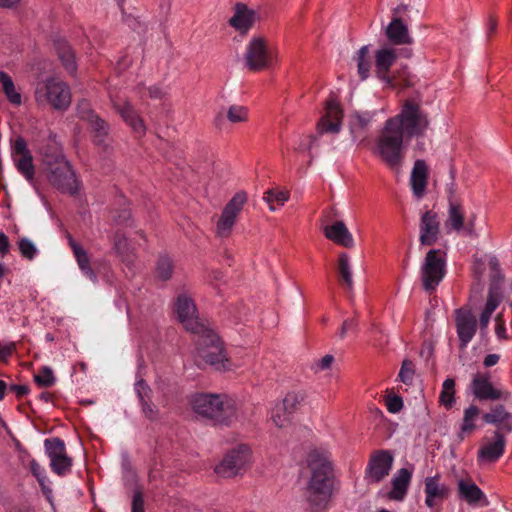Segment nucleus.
<instances>
[{"label": "nucleus", "instance_id": "1", "mask_svg": "<svg viewBox=\"0 0 512 512\" xmlns=\"http://www.w3.org/2000/svg\"><path fill=\"white\" fill-rule=\"evenodd\" d=\"M430 126V117L421 104L405 99L399 113L388 118L380 129L373 154L388 168L399 172L405 157L404 140L424 137Z\"/></svg>", "mask_w": 512, "mask_h": 512}, {"label": "nucleus", "instance_id": "2", "mask_svg": "<svg viewBox=\"0 0 512 512\" xmlns=\"http://www.w3.org/2000/svg\"><path fill=\"white\" fill-rule=\"evenodd\" d=\"M305 466L309 477L304 488V497L310 511L321 512L330 502L334 488V466L328 451L313 448L308 451Z\"/></svg>", "mask_w": 512, "mask_h": 512}, {"label": "nucleus", "instance_id": "3", "mask_svg": "<svg viewBox=\"0 0 512 512\" xmlns=\"http://www.w3.org/2000/svg\"><path fill=\"white\" fill-rule=\"evenodd\" d=\"M193 411L214 425L229 426L236 418L238 405L227 394L201 393L192 400Z\"/></svg>", "mask_w": 512, "mask_h": 512}, {"label": "nucleus", "instance_id": "4", "mask_svg": "<svg viewBox=\"0 0 512 512\" xmlns=\"http://www.w3.org/2000/svg\"><path fill=\"white\" fill-rule=\"evenodd\" d=\"M41 155L43 169L50 184L63 193L75 194V174L60 149L55 144L47 145L42 148Z\"/></svg>", "mask_w": 512, "mask_h": 512}, {"label": "nucleus", "instance_id": "5", "mask_svg": "<svg viewBox=\"0 0 512 512\" xmlns=\"http://www.w3.org/2000/svg\"><path fill=\"white\" fill-rule=\"evenodd\" d=\"M195 342V363L199 367L211 366L217 371L230 369V360L225 354L223 343L218 335L207 326L204 331L194 333Z\"/></svg>", "mask_w": 512, "mask_h": 512}, {"label": "nucleus", "instance_id": "6", "mask_svg": "<svg viewBox=\"0 0 512 512\" xmlns=\"http://www.w3.org/2000/svg\"><path fill=\"white\" fill-rule=\"evenodd\" d=\"M243 62L249 72L267 71L278 62V51L271 48L267 37L254 35L246 44Z\"/></svg>", "mask_w": 512, "mask_h": 512}, {"label": "nucleus", "instance_id": "7", "mask_svg": "<svg viewBox=\"0 0 512 512\" xmlns=\"http://www.w3.org/2000/svg\"><path fill=\"white\" fill-rule=\"evenodd\" d=\"M34 96L38 105H50L56 110H66L71 103L69 86L56 77L38 82Z\"/></svg>", "mask_w": 512, "mask_h": 512}, {"label": "nucleus", "instance_id": "8", "mask_svg": "<svg viewBox=\"0 0 512 512\" xmlns=\"http://www.w3.org/2000/svg\"><path fill=\"white\" fill-rule=\"evenodd\" d=\"M490 283L488 288L487 300L483 311L479 317V324L482 329L487 328L490 317L503 299L502 283L504 275L501 272L500 263L497 257L492 256L489 260Z\"/></svg>", "mask_w": 512, "mask_h": 512}, {"label": "nucleus", "instance_id": "9", "mask_svg": "<svg viewBox=\"0 0 512 512\" xmlns=\"http://www.w3.org/2000/svg\"><path fill=\"white\" fill-rule=\"evenodd\" d=\"M446 253L440 249L427 252L421 267V282L423 289L431 294L443 280L446 273Z\"/></svg>", "mask_w": 512, "mask_h": 512}, {"label": "nucleus", "instance_id": "10", "mask_svg": "<svg viewBox=\"0 0 512 512\" xmlns=\"http://www.w3.org/2000/svg\"><path fill=\"white\" fill-rule=\"evenodd\" d=\"M248 200L245 191L237 192L223 207L221 214L215 221V236L219 239L231 237L239 214Z\"/></svg>", "mask_w": 512, "mask_h": 512}, {"label": "nucleus", "instance_id": "11", "mask_svg": "<svg viewBox=\"0 0 512 512\" xmlns=\"http://www.w3.org/2000/svg\"><path fill=\"white\" fill-rule=\"evenodd\" d=\"M177 319L192 334L204 331L208 325L199 318L194 300L186 292L180 293L174 303Z\"/></svg>", "mask_w": 512, "mask_h": 512}, {"label": "nucleus", "instance_id": "12", "mask_svg": "<svg viewBox=\"0 0 512 512\" xmlns=\"http://www.w3.org/2000/svg\"><path fill=\"white\" fill-rule=\"evenodd\" d=\"M252 451L248 445L240 444L231 449L214 469L223 478L237 476L250 463Z\"/></svg>", "mask_w": 512, "mask_h": 512}, {"label": "nucleus", "instance_id": "13", "mask_svg": "<svg viewBox=\"0 0 512 512\" xmlns=\"http://www.w3.org/2000/svg\"><path fill=\"white\" fill-rule=\"evenodd\" d=\"M394 463V455L390 450H374L369 456L365 469V480L368 484H378L389 474Z\"/></svg>", "mask_w": 512, "mask_h": 512}, {"label": "nucleus", "instance_id": "14", "mask_svg": "<svg viewBox=\"0 0 512 512\" xmlns=\"http://www.w3.org/2000/svg\"><path fill=\"white\" fill-rule=\"evenodd\" d=\"M10 154L17 171L29 183H32L35 177L33 156L28 148L26 140L22 136L19 135L10 140Z\"/></svg>", "mask_w": 512, "mask_h": 512}, {"label": "nucleus", "instance_id": "15", "mask_svg": "<svg viewBox=\"0 0 512 512\" xmlns=\"http://www.w3.org/2000/svg\"><path fill=\"white\" fill-rule=\"evenodd\" d=\"M456 332L460 341V349H465L468 343L475 336L477 331V320L468 306L458 308L454 311Z\"/></svg>", "mask_w": 512, "mask_h": 512}, {"label": "nucleus", "instance_id": "16", "mask_svg": "<svg viewBox=\"0 0 512 512\" xmlns=\"http://www.w3.org/2000/svg\"><path fill=\"white\" fill-rule=\"evenodd\" d=\"M343 116V110L339 102L332 98L329 99L326 102L325 114L317 122V134L323 135L325 133H339L342 126Z\"/></svg>", "mask_w": 512, "mask_h": 512}, {"label": "nucleus", "instance_id": "17", "mask_svg": "<svg viewBox=\"0 0 512 512\" xmlns=\"http://www.w3.org/2000/svg\"><path fill=\"white\" fill-rule=\"evenodd\" d=\"M112 105L122 120L135 134L139 136L145 135L146 125L144 120L128 99L117 96L112 98Z\"/></svg>", "mask_w": 512, "mask_h": 512}, {"label": "nucleus", "instance_id": "18", "mask_svg": "<svg viewBox=\"0 0 512 512\" xmlns=\"http://www.w3.org/2000/svg\"><path fill=\"white\" fill-rule=\"evenodd\" d=\"M233 10L234 14L228 20V24L240 35H247L258 19L256 11L242 2L235 3Z\"/></svg>", "mask_w": 512, "mask_h": 512}, {"label": "nucleus", "instance_id": "19", "mask_svg": "<svg viewBox=\"0 0 512 512\" xmlns=\"http://www.w3.org/2000/svg\"><path fill=\"white\" fill-rule=\"evenodd\" d=\"M397 59V54L393 48H382L375 52V74L383 81L386 86H395L390 77V69Z\"/></svg>", "mask_w": 512, "mask_h": 512}, {"label": "nucleus", "instance_id": "20", "mask_svg": "<svg viewBox=\"0 0 512 512\" xmlns=\"http://www.w3.org/2000/svg\"><path fill=\"white\" fill-rule=\"evenodd\" d=\"M439 235L438 214L433 210L426 211L420 221V243L424 246H432L438 241Z\"/></svg>", "mask_w": 512, "mask_h": 512}, {"label": "nucleus", "instance_id": "21", "mask_svg": "<svg viewBox=\"0 0 512 512\" xmlns=\"http://www.w3.org/2000/svg\"><path fill=\"white\" fill-rule=\"evenodd\" d=\"M471 388L474 396L479 400H498L502 397L500 390L495 389L490 382L489 374H477Z\"/></svg>", "mask_w": 512, "mask_h": 512}, {"label": "nucleus", "instance_id": "22", "mask_svg": "<svg viewBox=\"0 0 512 512\" xmlns=\"http://www.w3.org/2000/svg\"><path fill=\"white\" fill-rule=\"evenodd\" d=\"M428 173L429 169L426 161L423 159H417L414 162L410 177V185L413 194L417 198L423 197L426 192L428 184Z\"/></svg>", "mask_w": 512, "mask_h": 512}, {"label": "nucleus", "instance_id": "23", "mask_svg": "<svg viewBox=\"0 0 512 512\" xmlns=\"http://www.w3.org/2000/svg\"><path fill=\"white\" fill-rule=\"evenodd\" d=\"M506 439L500 430L494 432V441L482 446L478 451V460L495 462L505 451Z\"/></svg>", "mask_w": 512, "mask_h": 512}, {"label": "nucleus", "instance_id": "24", "mask_svg": "<svg viewBox=\"0 0 512 512\" xmlns=\"http://www.w3.org/2000/svg\"><path fill=\"white\" fill-rule=\"evenodd\" d=\"M425 484V503L428 507L435 506L436 501H443L448 498L450 489L446 485L440 483V476L427 477L424 481Z\"/></svg>", "mask_w": 512, "mask_h": 512}, {"label": "nucleus", "instance_id": "25", "mask_svg": "<svg viewBox=\"0 0 512 512\" xmlns=\"http://www.w3.org/2000/svg\"><path fill=\"white\" fill-rule=\"evenodd\" d=\"M324 235L335 244L345 248L354 246V239L343 221H336L324 228Z\"/></svg>", "mask_w": 512, "mask_h": 512}, {"label": "nucleus", "instance_id": "26", "mask_svg": "<svg viewBox=\"0 0 512 512\" xmlns=\"http://www.w3.org/2000/svg\"><path fill=\"white\" fill-rule=\"evenodd\" d=\"M385 35L393 45H410L413 42L408 27L401 18H394L388 24Z\"/></svg>", "mask_w": 512, "mask_h": 512}, {"label": "nucleus", "instance_id": "27", "mask_svg": "<svg viewBox=\"0 0 512 512\" xmlns=\"http://www.w3.org/2000/svg\"><path fill=\"white\" fill-rule=\"evenodd\" d=\"M411 478L412 472L410 470L407 468L399 469L391 481L392 489L388 492L389 499L395 501L403 500L407 493Z\"/></svg>", "mask_w": 512, "mask_h": 512}, {"label": "nucleus", "instance_id": "28", "mask_svg": "<svg viewBox=\"0 0 512 512\" xmlns=\"http://www.w3.org/2000/svg\"><path fill=\"white\" fill-rule=\"evenodd\" d=\"M114 249L123 263L130 266L137 259L136 249L125 236V234L117 231L114 235Z\"/></svg>", "mask_w": 512, "mask_h": 512}, {"label": "nucleus", "instance_id": "29", "mask_svg": "<svg viewBox=\"0 0 512 512\" xmlns=\"http://www.w3.org/2000/svg\"><path fill=\"white\" fill-rule=\"evenodd\" d=\"M483 421L488 424H499L502 426L498 430L506 432L512 431V415L506 410L505 406L498 404L491 409L489 413L483 415Z\"/></svg>", "mask_w": 512, "mask_h": 512}, {"label": "nucleus", "instance_id": "30", "mask_svg": "<svg viewBox=\"0 0 512 512\" xmlns=\"http://www.w3.org/2000/svg\"><path fill=\"white\" fill-rule=\"evenodd\" d=\"M458 494L470 505H475L484 498L482 490L471 479L458 481Z\"/></svg>", "mask_w": 512, "mask_h": 512}, {"label": "nucleus", "instance_id": "31", "mask_svg": "<svg viewBox=\"0 0 512 512\" xmlns=\"http://www.w3.org/2000/svg\"><path fill=\"white\" fill-rule=\"evenodd\" d=\"M464 209L461 203L449 200V209L445 225L459 232L464 228Z\"/></svg>", "mask_w": 512, "mask_h": 512}, {"label": "nucleus", "instance_id": "32", "mask_svg": "<svg viewBox=\"0 0 512 512\" xmlns=\"http://www.w3.org/2000/svg\"><path fill=\"white\" fill-rule=\"evenodd\" d=\"M109 131V125L98 118V153L101 152L106 156H111L114 153V141L109 136Z\"/></svg>", "mask_w": 512, "mask_h": 512}, {"label": "nucleus", "instance_id": "33", "mask_svg": "<svg viewBox=\"0 0 512 512\" xmlns=\"http://www.w3.org/2000/svg\"><path fill=\"white\" fill-rule=\"evenodd\" d=\"M479 413L480 410L475 405H471L464 411L463 423L457 434L458 442H462L466 435L471 434L476 429L474 421L478 417Z\"/></svg>", "mask_w": 512, "mask_h": 512}, {"label": "nucleus", "instance_id": "34", "mask_svg": "<svg viewBox=\"0 0 512 512\" xmlns=\"http://www.w3.org/2000/svg\"><path fill=\"white\" fill-rule=\"evenodd\" d=\"M55 49L64 68L70 74L74 73L76 71L75 57L68 43L64 40H58L55 42Z\"/></svg>", "mask_w": 512, "mask_h": 512}, {"label": "nucleus", "instance_id": "35", "mask_svg": "<svg viewBox=\"0 0 512 512\" xmlns=\"http://www.w3.org/2000/svg\"><path fill=\"white\" fill-rule=\"evenodd\" d=\"M0 84L2 85V90L9 102L16 106L21 105V94L16 91L11 76L4 71H0Z\"/></svg>", "mask_w": 512, "mask_h": 512}, {"label": "nucleus", "instance_id": "36", "mask_svg": "<svg viewBox=\"0 0 512 512\" xmlns=\"http://www.w3.org/2000/svg\"><path fill=\"white\" fill-rule=\"evenodd\" d=\"M290 198V192L286 188H271L263 195V201L269 205L270 212L276 210L274 203L283 206Z\"/></svg>", "mask_w": 512, "mask_h": 512}, {"label": "nucleus", "instance_id": "37", "mask_svg": "<svg viewBox=\"0 0 512 512\" xmlns=\"http://www.w3.org/2000/svg\"><path fill=\"white\" fill-rule=\"evenodd\" d=\"M293 413L281 403L276 404L271 412V421L278 429H286L292 423Z\"/></svg>", "mask_w": 512, "mask_h": 512}, {"label": "nucleus", "instance_id": "38", "mask_svg": "<svg viewBox=\"0 0 512 512\" xmlns=\"http://www.w3.org/2000/svg\"><path fill=\"white\" fill-rule=\"evenodd\" d=\"M306 399V392L304 389L294 388L285 394L280 402L284 407L290 410L293 414L299 409L300 405Z\"/></svg>", "mask_w": 512, "mask_h": 512}, {"label": "nucleus", "instance_id": "39", "mask_svg": "<svg viewBox=\"0 0 512 512\" xmlns=\"http://www.w3.org/2000/svg\"><path fill=\"white\" fill-rule=\"evenodd\" d=\"M225 117L232 125L245 124L249 121V109L242 104H232L227 108Z\"/></svg>", "mask_w": 512, "mask_h": 512}, {"label": "nucleus", "instance_id": "40", "mask_svg": "<svg viewBox=\"0 0 512 512\" xmlns=\"http://www.w3.org/2000/svg\"><path fill=\"white\" fill-rule=\"evenodd\" d=\"M69 243L73 250L74 256L77 260L79 268L82 270V272L86 276H88L90 279H92L94 276V273H93L92 268L90 267L89 259H88L86 251L80 245H78L72 239V237H69Z\"/></svg>", "mask_w": 512, "mask_h": 512}, {"label": "nucleus", "instance_id": "41", "mask_svg": "<svg viewBox=\"0 0 512 512\" xmlns=\"http://www.w3.org/2000/svg\"><path fill=\"white\" fill-rule=\"evenodd\" d=\"M338 272L339 275L346 286L347 290L352 293L353 292V278L352 271L350 267L349 256L347 253L342 252L339 254L338 258Z\"/></svg>", "mask_w": 512, "mask_h": 512}, {"label": "nucleus", "instance_id": "42", "mask_svg": "<svg viewBox=\"0 0 512 512\" xmlns=\"http://www.w3.org/2000/svg\"><path fill=\"white\" fill-rule=\"evenodd\" d=\"M138 387V393L142 400V408L143 412L146 415L147 418L150 420H156L159 416V411L156 408L155 405L152 403L145 401V397H148V393L150 392V389L145 385L144 381H139L137 383Z\"/></svg>", "mask_w": 512, "mask_h": 512}, {"label": "nucleus", "instance_id": "43", "mask_svg": "<svg viewBox=\"0 0 512 512\" xmlns=\"http://www.w3.org/2000/svg\"><path fill=\"white\" fill-rule=\"evenodd\" d=\"M392 81L394 82L395 86H386L388 89L397 90L399 92L410 88L413 86V83L411 81L410 73L407 69V67H404L401 70L394 71L392 73V76L390 77Z\"/></svg>", "mask_w": 512, "mask_h": 512}, {"label": "nucleus", "instance_id": "44", "mask_svg": "<svg viewBox=\"0 0 512 512\" xmlns=\"http://www.w3.org/2000/svg\"><path fill=\"white\" fill-rule=\"evenodd\" d=\"M357 71L362 80L369 77L371 62L368 46H362L357 52Z\"/></svg>", "mask_w": 512, "mask_h": 512}, {"label": "nucleus", "instance_id": "45", "mask_svg": "<svg viewBox=\"0 0 512 512\" xmlns=\"http://www.w3.org/2000/svg\"><path fill=\"white\" fill-rule=\"evenodd\" d=\"M440 403L447 409L452 408L455 402V381L448 378L443 382L442 391L439 397Z\"/></svg>", "mask_w": 512, "mask_h": 512}, {"label": "nucleus", "instance_id": "46", "mask_svg": "<svg viewBox=\"0 0 512 512\" xmlns=\"http://www.w3.org/2000/svg\"><path fill=\"white\" fill-rule=\"evenodd\" d=\"M173 261L168 256H160L156 264V276L162 281H167L173 274Z\"/></svg>", "mask_w": 512, "mask_h": 512}, {"label": "nucleus", "instance_id": "47", "mask_svg": "<svg viewBox=\"0 0 512 512\" xmlns=\"http://www.w3.org/2000/svg\"><path fill=\"white\" fill-rule=\"evenodd\" d=\"M44 444L50 460L66 455L64 441L60 438L46 439Z\"/></svg>", "mask_w": 512, "mask_h": 512}, {"label": "nucleus", "instance_id": "48", "mask_svg": "<svg viewBox=\"0 0 512 512\" xmlns=\"http://www.w3.org/2000/svg\"><path fill=\"white\" fill-rule=\"evenodd\" d=\"M34 381L39 387L48 388L53 386L55 377L52 369L48 366L42 367L39 372L34 375Z\"/></svg>", "mask_w": 512, "mask_h": 512}, {"label": "nucleus", "instance_id": "49", "mask_svg": "<svg viewBox=\"0 0 512 512\" xmlns=\"http://www.w3.org/2000/svg\"><path fill=\"white\" fill-rule=\"evenodd\" d=\"M17 244L19 252L23 258L33 260L37 256L38 249L30 239L22 237L18 240Z\"/></svg>", "mask_w": 512, "mask_h": 512}, {"label": "nucleus", "instance_id": "50", "mask_svg": "<svg viewBox=\"0 0 512 512\" xmlns=\"http://www.w3.org/2000/svg\"><path fill=\"white\" fill-rule=\"evenodd\" d=\"M77 114L80 119L94 125L96 123V115L92 109V105L88 100L82 99L77 104Z\"/></svg>", "mask_w": 512, "mask_h": 512}, {"label": "nucleus", "instance_id": "51", "mask_svg": "<svg viewBox=\"0 0 512 512\" xmlns=\"http://www.w3.org/2000/svg\"><path fill=\"white\" fill-rule=\"evenodd\" d=\"M71 459L66 455L58 459L50 460V466L53 472L58 475H66L71 470Z\"/></svg>", "mask_w": 512, "mask_h": 512}, {"label": "nucleus", "instance_id": "52", "mask_svg": "<svg viewBox=\"0 0 512 512\" xmlns=\"http://www.w3.org/2000/svg\"><path fill=\"white\" fill-rule=\"evenodd\" d=\"M414 375L415 368L413 362L409 359H405L402 362L401 369L398 375L399 380L406 385H411L414 379Z\"/></svg>", "mask_w": 512, "mask_h": 512}, {"label": "nucleus", "instance_id": "53", "mask_svg": "<svg viewBox=\"0 0 512 512\" xmlns=\"http://www.w3.org/2000/svg\"><path fill=\"white\" fill-rule=\"evenodd\" d=\"M112 218L116 224L132 226V214L128 207L113 213Z\"/></svg>", "mask_w": 512, "mask_h": 512}, {"label": "nucleus", "instance_id": "54", "mask_svg": "<svg viewBox=\"0 0 512 512\" xmlns=\"http://www.w3.org/2000/svg\"><path fill=\"white\" fill-rule=\"evenodd\" d=\"M372 117L368 114L355 113L353 115L352 131L355 129L364 131L371 122Z\"/></svg>", "mask_w": 512, "mask_h": 512}, {"label": "nucleus", "instance_id": "55", "mask_svg": "<svg viewBox=\"0 0 512 512\" xmlns=\"http://www.w3.org/2000/svg\"><path fill=\"white\" fill-rule=\"evenodd\" d=\"M472 273L476 281L478 282V285L480 286L481 280L483 278V275L485 273V263L481 258H474L473 265H472Z\"/></svg>", "mask_w": 512, "mask_h": 512}, {"label": "nucleus", "instance_id": "56", "mask_svg": "<svg viewBox=\"0 0 512 512\" xmlns=\"http://www.w3.org/2000/svg\"><path fill=\"white\" fill-rule=\"evenodd\" d=\"M386 407L390 413H398L403 408V401L400 396L394 395L386 399Z\"/></svg>", "mask_w": 512, "mask_h": 512}, {"label": "nucleus", "instance_id": "57", "mask_svg": "<svg viewBox=\"0 0 512 512\" xmlns=\"http://www.w3.org/2000/svg\"><path fill=\"white\" fill-rule=\"evenodd\" d=\"M496 327H495V333L498 338L502 340H507L508 335L506 333V327H505V321L503 319V314L499 313L495 317Z\"/></svg>", "mask_w": 512, "mask_h": 512}, {"label": "nucleus", "instance_id": "58", "mask_svg": "<svg viewBox=\"0 0 512 512\" xmlns=\"http://www.w3.org/2000/svg\"><path fill=\"white\" fill-rule=\"evenodd\" d=\"M132 512H145L144 510V497L140 490L134 492L132 499Z\"/></svg>", "mask_w": 512, "mask_h": 512}, {"label": "nucleus", "instance_id": "59", "mask_svg": "<svg viewBox=\"0 0 512 512\" xmlns=\"http://www.w3.org/2000/svg\"><path fill=\"white\" fill-rule=\"evenodd\" d=\"M29 468L37 480L47 477L45 474V469L36 460L32 459L30 461Z\"/></svg>", "mask_w": 512, "mask_h": 512}, {"label": "nucleus", "instance_id": "60", "mask_svg": "<svg viewBox=\"0 0 512 512\" xmlns=\"http://www.w3.org/2000/svg\"><path fill=\"white\" fill-rule=\"evenodd\" d=\"M334 363V357L333 355L327 354L323 356L317 363L316 367L321 370H329L332 367V364Z\"/></svg>", "mask_w": 512, "mask_h": 512}, {"label": "nucleus", "instance_id": "61", "mask_svg": "<svg viewBox=\"0 0 512 512\" xmlns=\"http://www.w3.org/2000/svg\"><path fill=\"white\" fill-rule=\"evenodd\" d=\"M10 247L11 245L8 236L5 233L0 232V255L2 257L7 255L10 251Z\"/></svg>", "mask_w": 512, "mask_h": 512}, {"label": "nucleus", "instance_id": "62", "mask_svg": "<svg viewBox=\"0 0 512 512\" xmlns=\"http://www.w3.org/2000/svg\"><path fill=\"white\" fill-rule=\"evenodd\" d=\"M37 481L39 482V485L41 486L43 494L45 495L47 500L51 502L52 489L49 486V483H50L49 479L47 477H45V478H42V479L37 480Z\"/></svg>", "mask_w": 512, "mask_h": 512}, {"label": "nucleus", "instance_id": "63", "mask_svg": "<svg viewBox=\"0 0 512 512\" xmlns=\"http://www.w3.org/2000/svg\"><path fill=\"white\" fill-rule=\"evenodd\" d=\"M9 390L13 392L17 398H22L29 392V388L26 385L13 384L9 387Z\"/></svg>", "mask_w": 512, "mask_h": 512}, {"label": "nucleus", "instance_id": "64", "mask_svg": "<svg viewBox=\"0 0 512 512\" xmlns=\"http://www.w3.org/2000/svg\"><path fill=\"white\" fill-rule=\"evenodd\" d=\"M357 326V321L355 319L345 320L341 326L339 336L343 339L348 331V329L355 328Z\"/></svg>", "mask_w": 512, "mask_h": 512}]
</instances>
